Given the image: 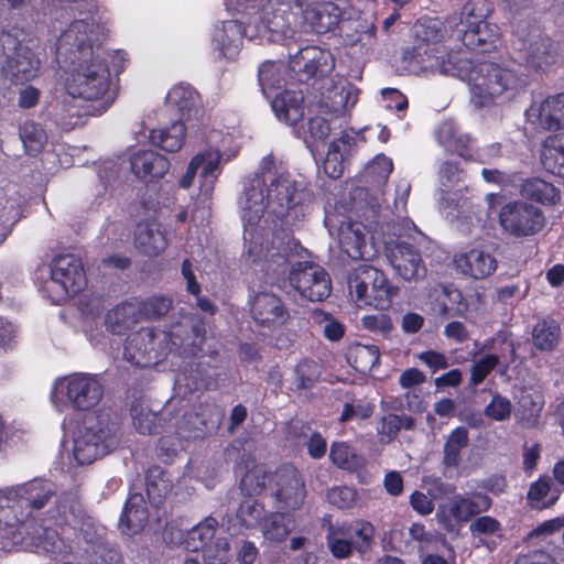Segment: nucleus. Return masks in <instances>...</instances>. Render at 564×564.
<instances>
[{"mask_svg":"<svg viewBox=\"0 0 564 564\" xmlns=\"http://www.w3.org/2000/svg\"><path fill=\"white\" fill-rule=\"evenodd\" d=\"M95 30L93 18L74 20L58 39V50L64 48L73 57L65 80L66 93L85 100L102 98L110 88L111 75L101 47L94 48L91 35Z\"/></svg>","mask_w":564,"mask_h":564,"instance_id":"f257e3e1","label":"nucleus"},{"mask_svg":"<svg viewBox=\"0 0 564 564\" xmlns=\"http://www.w3.org/2000/svg\"><path fill=\"white\" fill-rule=\"evenodd\" d=\"M246 197L241 214L245 227L258 225L264 214L275 225L292 227L304 219L313 200V194L301 187L286 171L270 180L265 195L252 186L246 189Z\"/></svg>","mask_w":564,"mask_h":564,"instance_id":"f03ea898","label":"nucleus"},{"mask_svg":"<svg viewBox=\"0 0 564 564\" xmlns=\"http://www.w3.org/2000/svg\"><path fill=\"white\" fill-rule=\"evenodd\" d=\"M525 86V77L508 64L479 61L469 74V100L475 109L490 108L514 98Z\"/></svg>","mask_w":564,"mask_h":564,"instance_id":"7ed1b4c3","label":"nucleus"},{"mask_svg":"<svg viewBox=\"0 0 564 564\" xmlns=\"http://www.w3.org/2000/svg\"><path fill=\"white\" fill-rule=\"evenodd\" d=\"M55 496L56 486L43 479L0 490V519L17 545L23 540L22 527L32 510H41Z\"/></svg>","mask_w":564,"mask_h":564,"instance_id":"20e7f679","label":"nucleus"},{"mask_svg":"<svg viewBox=\"0 0 564 564\" xmlns=\"http://www.w3.org/2000/svg\"><path fill=\"white\" fill-rule=\"evenodd\" d=\"M348 289L359 307L372 306L380 311L390 308L392 299L399 291L381 270L367 263H361L349 272Z\"/></svg>","mask_w":564,"mask_h":564,"instance_id":"39448f33","label":"nucleus"},{"mask_svg":"<svg viewBox=\"0 0 564 564\" xmlns=\"http://www.w3.org/2000/svg\"><path fill=\"white\" fill-rule=\"evenodd\" d=\"M512 47L521 63L529 69L546 72L558 59V46L531 23L519 24L512 40Z\"/></svg>","mask_w":564,"mask_h":564,"instance_id":"423d86ee","label":"nucleus"},{"mask_svg":"<svg viewBox=\"0 0 564 564\" xmlns=\"http://www.w3.org/2000/svg\"><path fill=\"white\" fill-rule=\"evenodd\" d=\"M289 271L290 285L303 297L311 302H322L332 292V280L328 272L317 263L299 261L289 268L285 257L279 256L274 272L276 275Z\"/></svg>","mask_w":564,"mask_h":564,"instance_id":"0eeeda50","label":"nucleus"},{"mask_svg":"<svg viewBox=\"0 0 564 564\" xmlns=\"http://www.w3.org/2000/svg\"><path fill=\"white\" fill-rule=\"evenodd\" d=\"M0 46L6 55L1 69L13 85H24L39 76L40 58L14 33L1 32Z\"/></svg>","mask_w":564,"mask_h":564,"instance_id":"6e6552de","label":"nucleus"},{"mask_svg":"<svg viewBox=\"0 0 564 564\" xmlns=\"http://www.w3.org/2000/svg\"><path fill=\"white\" fill-rule=\"evenodd\" d=\"M375 536V528L368 521L355 523L329 524L327 528V545L336 558H347L356 550L366 553Z\"/></svg>","mask_w":564,"mask_h":564,"instance_id":"1a4fd4ad","label":"nucleus"},{"mask_svg":"<svg viewBox=\"0 0 564 564\" xmlns=\"http://www.w3.org/2000/svg\"><path fill=\"white\" fill-rule=\"evenodd\" d=\"M498 218L502 230L514 238L534 236L545 226L543 210L524 200H513L505 204Z\"/></svg>","mask_w":564,"mask_h":564,"instance_id":"9d476101","label":"nucleus"},{"mask_svg":"<svg viewBox=\"0 0 564 564\" xmlns=\"http://www.w3.org/2000/svg\"><path fill=\"white\" fill-rule=\"evenodd\" d=\"M76 411H90L102 399L104 387L97 375L77 372L65 377L56 384Z\"/></svg>","mask_w":564,"mask_h":564,"instance_id":"9b49d317","label":"nucleus"},{"mask_svg":"<svg viewBox=\"0 0 564 564\" xmlns=\"http://www.w3.org/2000/svg\"><path fill=\"white\" fill-rule=\"evenodd\" d=\"M303 0H267L261 20L268 31L283 36L292 35L303 26Z\"/></svg>","mask_w":564,"mask_h":564,"instance_id":"f8f14e48","label":"nucleus"},{"mask_svg":"<svg viewBox=\"0 0 564 564\" xmlns=\"http://www.w3.org/2000/svg\"><path fill=\"white\" fill-rule=\"evenodd\" d=\"M51 280L59 289L61 297L82 292L87 284L82 259L73 253L54 257L51 263Z\"/></svg>","mask_w":564,"mask_h":564,"instance_id":"ddd939ff","label":"nucleus"},{"mask_svg":"<svg viewBox=\"0 0 564 564\" xmlns=\"http://www.w3.org/2000/svg\"><path fill=\"white\" fill-rule=\"evenodd\" d=\"M273 496L278 501V507L284 512H295L302 508L306 488L301 474L292 464H283L276 471Z\"/></svg>","mask_w":564,"mask_h":564,"instance_id":"4468645a","label":"nucleus"},{"mask_svg":"<svg viewBox=\"0 0 564 564\" xmlns=\"http://www.w3.org/2000/svg\"><path fill=\"white\" fill-rule=\"evenodd\" d=\"M249 312L257 326L269 330L284 326L291 318L283 300L269 291L257 292L249 300Z\"/></svg>","mask_w":564,"mask_h":564,"instance_id":"2eb2a0df","label":"nucleus"},{"mask_svg":"<svg viewBox=\"0 0 564 564\" xmlns=\"http://www.w3.org/2000/svg\"><path fill=\"white\" fill-rule=\"evenodd\" d=\"M289 67L299 76L300 82L306 83L332 72L334 63L328 51L312 45L290 55Z\"/></svg>","mask_w":564,"mask_h":564,"instance_id":"dca6fc26","label":"nucleus"},{"mask_svg":"<svg viewBox=\"0 0 564 564\" xmlns=\"http://www.w3.org/2000/svg\"><path fill=\"white\" fill-rule=\"evenodd\" d=\"M490 500L487 496L478 495L475 498H465L456 496L448 506L440 509L436 513L438 521L447 531H455L456 523L466 522L473 516L488 510Z\"/></svg>","mask_w":564,"mask_h":564,"instance_id":"f3484780","label":"nucleus"},{"mask_svg":"<svg viewBox=\"0 0 564 564\" xmlns=\"http://www.w3.org/2000/svg\"><path fill=\"white\" fill-rule=\"evenodd\" d=\"M156 335L152 327H141L130 334L123 348V357L130 364L145 368L159 358L156 350Z\"/></svg>","mask_w":564,"mask_h":564,"instance_id":"a211bd4d","label":"nucleus"},{"mask_svg":"<svg viewBox=\"0 0 564 564\" xmlns=\"http://www.w3.org/2000/svg\"><path fill=\"white\" fill-rule=\"evenodd\" d=\"M303 26H308L317 34L334 32L341 19L340 8L330 1L307 2L303 0Z\"/></svg>","mask_w":564,"mask_h":564,"instance_id":"6ab92c4d","label":"nucleus"},{"mask_svg":"<svg viewBox=\"0 0 564 564\" xmlns=\"http://www.w3.org/2000/svg\"><path fill=\"white\" fill-rule=\"evenodd\" d=\"M131 171L145 183L161 180L170 170V161L152 150H139L130 158Z\"/></svg>","mask_w":564,"mask_h":564,"instance_id":"aec40b11","label":"nucleus"},{"mask_svg":"<svg viewBox=\"0 0 564 564\" xmlns=\"http://www.w3.org/2000/svg\"><path fill=\"white\" fill-rule=\"evenodd\" d=\"M119 441L100 430L97 433L87 432L74 440L73 458H102L112 453Z\"/></svg>","mask_w":564,"mask_h":564,"instance_id":"412c9836","label":"nucleus"},{"mask_svg":"<svg viewBox=\"0 0 564 564\" xmlns=\"http://www.w3.org/2000/svg\"><path fill=\"white\" fill-rule=\"evenodd\" d=\"M494 11V7L488 0H468L462 8L459 20L451 30L449 37L458 40L470 29L480 28L487 22V19Z\"/></svg>","mask_w":564,"mask_h":564,"instance_id":"4be33fe9","label":"nucleus"},{"mask_svg":"<svg viewBox=\"0 0 564 564\" xmlns=\"http://www.w3.org/2000/svg\"><path fill=\"white\" fill-rule=\"evenodd\" d=\"M454 262L462 273L474 279H485L497 269L496 258L479 249H471L456 256Z\"/></svg>","mask_w":564,"mask_h":564,"instance_id":"5701e85b","label":"nucleus"},{"mask_svg":"<svg viewBox=\"0 0 564 564\" xmlns=\"http://www.w3.org/2000/svg\"><path fill=\"white\" fill-rule=\"evenodd\" d=\"M271 107L279 120L295 126L304 118V94L285 89L273 97Z\"/></svg>","mask_w":564,"mask_h":564,"instance_id":"b1692460","label":"nucleus"},{"mask_svg":"<svg viewBox=\"0 0 564 564\" xmlns=\"http://www.w3.org/2000/svg\"><path fill=\"white\" fill-rule=\"evenodd\" d=\"M389 260L395 272L406 281L417 279L424 271L420 251L409 242H399Z\"/></svg>","mask_w":564,"mask_h":564,"instance_id":"393cba45","label":"nucleus"},{"mask_svg":"<svg viewBox=\"0 0 564 564\" xmlns=\"http://www.w3.org/2000/svg\"><path fill=\"white\" fill-rule=\"evenodd\" d=\"M170 339L173 345L178 346L183 354L192 357L202 356L203 346L206 340V326L204 321H198L189 327L176 326L170 332Z\"/></svg>","mask_w":564,"mask_h":564,"instance_id":"a878e982","label":"nucleus"},{"mask_svg":"<svg viewBox=\"0 0 564 564\" xmlns=\"http://www.w3.org/2000/svg\"><path fill=\"white\" fill-rule=\"evenodd\" d=\"M501 40L500 28L496 23L485 22L480 28L464 31V35L456 40L470 51L490 53L496 51Z\"/></svg>","mask_w":564,"mask_h":564,"instance_id":"bb28decb","label":"nucleus"},{"mask_svg":"<svg viewBox=\"0 0 564 564\" xmlns=\"http://www.w3.org/2000/svg\"><path fill=\"white\" fill-rule=\"evenodd\" d=\"M414 42L440 54L447 34L444 23L437 18L423 17L413 25Z\"/></svg>","mask_w":564,"mask_h":564,"instance_id":"cd10ccee","label":"nucleus"},{"mask_svg":"<svg viewBox=\"0 0 564 564\" xmlns=\"http://www.w3.org/2000/svg\"><path fill=\"white\" fill-rule=\"evenodd\" d=\"M246 28L242 22L229 20L223 22L220 29L214 33V41L220 55L227 59L235 58L242 46Z\"/></svg>","mask_w":564,"mask_h":564,"instance_id":"c85d7f7f","label":"nucleus"},{"mask_svg":"<svg viewBox=\"0 0 564 564\" xmlns=\"http://www.w3.org/2000/svg\"><path fill=\"white\" fill-rule=\"evenodd\" d=\"M475 63H473L460 51H445L441 48V53L433 61V70L443 75L454 76L467 82L469 85V74Z\"/></svg>","mask_w":564,"mask_h":564,"instance_id":"c756f323","label":"nucleus"},{"mask_svg":"<svg viewBox=\"0 0 564 564\" xmlns=\"http://www.w3.org/2000/svg\"><path fill=\"white\" fill-rule=\"evenodd\" d=\"M140 321V312L132 302L124 301L109 310L104 319L106 329L112 335H124Z\"/></svg>","mask_w":564,"mask_h":564,"instance_id":"7c9ffc66","label":"nucleus"},{"mask_svg":"<svg viewBox=\"0 0 564 564\" xmlns=\"http://www.w3.org/2000/svg\"><path fill=\"white\" fill-rule=\"evenodd\" d=\"M533 108L527 111L531 116ZM539 123L547 131L564 129V91L547 96L535 110Z\"/></svg>","mask_w":564,"mask_h":564,"instance_id":"2f4dec72","label":"nucleus"},{"mask_svg":"<svg viewBox=\"0 0 564 564\" xmlns=\"http://www.w3.org/2000/svg\"><path fill=\"white\" fill-rule=\"evenodd\" d=\"M520 195L543 206H554L561 202V191L541 177H528L520 184Z\"/></svg>","mask_w":564,"mask_h":564,"instance_id":"473e14b6","label":"nucleus"},{"mask_svg":"<svg viewBox=\"0 0 564 564\" xmlns=\"http://www.w3.org/2000/svg\"><path fill=\"white\" fill-rule=\"evenodd\" d=\"M149 519V512L142 494L134 492L128 498L120 518L121 530L133 535L143 530Z\"/></svg>","mask_w":564,"mask_h":564,"instance_id":"72a5a7b5","label":"nucleus"},{"mask_svg":"<svg viewBox=\"0 0 564 564\" xmlns=\"http://www.w3.org/2000/svg\"><path fill=\"white\" fill-rule=\"evenodd\" d=\"M236 471L242 473L240 488L247 496L259 495L271 479L265 465L257 460H240Z\"/></svg>","mask_w":564,"mask_h":564,"instance_id":"f704fd0d","label":"nucleus"},{"mask_svg":"<svg viewBox=\"0 0 564 564\" xmlns=\"http://www.w3.org/2000/svg\"><path fill=\"white\" fill-rule=\"evenodd\" d=\"M359 90L351 84L347 86H333L322 95L321 104L327 112L339 116L349 111L358 100Z\"/></svg>","mask_w":564,"mask_h":564,"instance_id":"c9c22d12","label":"nucleus"},{"mask_svg":"<svg viewBox=\"0 0 564 564\" xmlns=\"http://www.w3.org/2000/svg\"><path fill=\"white\" fill-rule=\"evenodd\" d=\"M134 246L148 257H156L167 248L165 235L149 223H139L134 229Z\"/></svg>","mask_w":564,"mask_h":564,"instance_id":"e433bc0d","label":"nucleus"},{"mask_svg":"<svg viewBox=\"0 0 564 564\" xmlns=\"http://www.w3.org/2000/svg\"><path fill=\"white\" fill-rule=\"evenodd\" d=\"M150 142L163 151L175 153L180 151L185 142L186 127L182 120H176L169 127L152 129Z\"/></svg>","mask_w":564,"mask_h":564,"instance_id":"4c0bfd02","label":"nucleus"},{"mask_svg":"<svg viewBox=\"0 0 564 564\" xmlns=\"http://www.w3.org/2000/svg\"><path fill=\"white\" fill-rule=\"evenodd\" d=\"M130 415L133 426L140 434L153 435L160 433L161 416L147 405L142 395H134L130 408Z\"/></svg>","mask_w":564,"mask_h":564,"instance_id":"58836bf2","label":"nucleus"},{"mask_svg":"<svg viewBox=\"0 0 564 564\" xmlns=\"http://www.w3.org/2000/svg\"><path fill=\"white\" fill-rule=\"evenodd\" d=\"M199 95L191 85L173 86L165 98L169 107L175 109L182 118L189 119L192 110L197 106Z\"/></svg>","mask_w":564,"mask_h":564,"instance_id":"ea45409f","label":"nucleus"},{"mask_svg":"<svg viewBox=\"0 0 564 564\" xmlns=\"http://www.w3.org/2000/svg\"><path fill=\"white\" fill-rule=\"evenodd\" d=\"M561 334L558 322L553 318H543L533 327L532 341L540 351H552L560 344Z\"/></svg>","mask_w":564,"mask_h":564,"instance_id":"a19ab883","label":"nucleus"},{"mask_svg":"<svg viewBox=\"0 0 564 564\" xmlns=\"http://www.w3.org/2000/svg\"><path fill=\"white\" fill-rule=\"evenodd\" d=\"M541 162L547 172L564 177V133L545 140Z\"/></svg>","mask_w":564,"mask_h":564,"instance_id":"79ce46f5","label":"nucleus"},{"mask_svg":"<svg viewBox=\"0 0 564 564\" xmlns=\"http://www.w3.org/2000/svg\"><path fill=\"white\" fill-rule=\"evenodd\" d=\"M339 245L343 252H345L350 259H364L366 236L360 229V225L349 223L346 226H341L339 229Z\"/></svg>","mask_w":564,"mask_h":564,"instance_id":"37998d69","label":"nucleus"},{"mask_svg":"<svg viewBox=\"0 0 564 564\" xmlns=\"http://www.w3.org/2000/svg\"><path fill=\"white\" fill-rule=\"evenodd\" d=\"M19 137L25 153L31 156L41 153L47 143L46 131L33 120H26L19 126Z\"/></svg>","mask_w":564,"mask_h":564,"instance_id":"c03bdc74","label":"nucleus"},{"mask_svg":"<svg viewBox=\"0 0 564 564\" xmlns=\"http://www.w3.org/2000/svg\"><path fill=\"white\" fill-rule=\"evenodd\" d=\"M322 366L312 358H302L293 369V384L295 391L311 390L319 380Z\"/></svg>","mask_w":564,"mask_h":564,"instance_id":"a18cd8bd","label":"nucleus"},{"mask_svg":"<svg viewBox=\"0 0 564 564\" xmlns=\"http://www.w3.org/2000/svg\"><path fill=\"white\" fill-rule=\"evenodd\" d=\"M431 48L424 47L414 42L412 47H406L402 52L401 64L404 70L416 73L420 70H433L434 57L436 54L430 51Z\"/></svg>","mask_w":564,"mask_h":564,"instance_id":"49530a36","label":"nucleus"},{"mask_svg":"<svg viewBox=\"0 0 564 564\" xmlns=\"http://www.w3.org/2000/svg\"><path fill=\"white\" fill-rule=\"evenodd\" d=\"M291 512H275L264 518L261 523V531L267 540L273 542L283 541L294 528L292 519L288 518Z\"/></svg>","mask_w":564,"mask_h":564,"instance_id":"de8ad7c7","label":"nucleus"},{"mask_svg":"<svg viewBox=\"0 0 564 564\" xmlns=\"http://www.w3.org/2000/svg\"><path fill=\"white\" fill-rule=\"evenodd\" d=\"M348 360L356 371L370 372L380 364V351L376 345L357 344L350 348Z\"/></svg>","mask_w":564,"mask_h":564,"instance_id":"09e8293b","label":"nucleus"},{"mask_svg":"<svg viewBox=\"0 0 564 564\" xmlns=\"http://www.w3.org/2000/svg\"><path fill=\"white\" fill-rule=\"evenodd\" d=\"M145 485L148 498L153 505L159 503L170 489L169 479L165 478L164 471L158 466L148 468Z\"/></svg>","mask_w":564,"mask_h":564,"instance_id":"8fccbe9b","label":"nucleus"},{"mask_svg":"<svg viewBox=\"0 0 564 564\" xmlns=\"http://www.w3.org/2000/svg\"><path fill=\"white\" fill-rule=\"evenodd\" d=\"M551 486L552 481L549 477H541L538 481L531 484L527 494L528 503L531 508L544 509L555 503L557 495L547 499Z\"/></svg>","mask_w":564,"mask_h":564,"instance_id":"3c124183","label":"nucleus"},{"mask_svg":"<svg viewBox=\"0 0 564 564\" xmlns=\"http://www.w3.org/2000/svg\"><path fill=\"white\" fill-rule=\"evenodd\" d=\"M23 206L15 199L9 198L0 209V246L10 235L13 226L22 218Z\"/></svg>","mask_w":564,"mask_h":564,"instance_id":"603ef678","label":"nucleus"},{"mask_svg":"<svg viewBox=\"0 0 564 564\" xmlns=\"http://www.w3.org/2000/svg\"><path fill=\"white\" fill-rule=\"evenodd\" d=\"M78 96H72L67 94L66 97L63 98L61 102L56 106L55 116L57 118L58 123L66 128H74L79 118L83 116L80 107L76 105V99Z\"/></svg>","mask_w":564,"mask_h":564,"instance_id":"864d4df0","label":"nucleus"},{"mask_svg":"<svg viewBox=\"0 0 564 564\" xmlns=\"http://www.w3.org/2000/svg\"><path fill=\"white\" fill-rule=\"evenodd\" d=\"M172 307V299L165 295L151 296L137 305L140 317L145 319H159L166 315Z\"/></svg>","mask_w":564,"mask_h":564,"instance_id":"5fc2aeb1","label":"nucleus"},{"mask_svg":"<svg viewBox=\"0 0 564 564\" xmlns=\"http://www.w3.org/2000/svg\"><path fill=\"white\" fill-rule=\"evenodd\" d=\"M258 82L263 94L269 96L281 88L283 78L276 65L271 61H265L259 66Z\"/></svg>","mask_w":564,"mask_h":564,"instance_id":"6e6d98bb","label":"nucleus"},{"mask_svg":"<svg viewBox=\"0 0 564 564\" xmlns=\"http://www.w3.org/2000/svg\"><path fill=\"white\" fill-rule=\"evenodd\" d=\"M498 364L499 357L496 354H487L476 360L470 368L469 384L477 387L482 383Z\"/></svg>","mask_w":564,"mask_h":564,"instance_id":"4d7b16f0","label":"nucleus"},{"mask_svg":"<svg viewBox=\"0 0 564 564\" xmlns=\"http://www.w3.org/2000/svg\"><path fill=\"white\" fill-rule=\"evenodd\" d=\"M217 528L218 521L213 517H207L195 525L188 533L189 539L194 542V549L206 546L215 536Z\"/></svg>","mask_w":564,"mask_h":564,"instance_id":"13d9d810","label":"nucleus"},{"mask_svg":"<svg viewBox=\"0 0 564 564\" xmlns=\"http://www.w3.org/2000/svg\"><path fill=\"white\" fill-rule=\"evenodd\" d=\"M89 564H123V558L116 545L105 541L93 549Z\"/></svg>","mask_w":564,"mask_h":564,"instance_id":"bf43d9fd","label":"nucleus"},{"mask_svg":"<svg viewBox=\"0 0 564 564\" xmlns=\"http://www.w3.org/2000/svg\"><path fill=\"white\" fill-rule=\"evenodd\" d=\"M264 509L257 501L247 500L243 501L237 512V517L240 524L246 529L256 528L261 524Z\"/></svg>","mask_w":564,"mask_h":564,"instance_id":"052dcab7","label":"nucleus"},{"mask_svg":"<svg viewBox=\"0 0 564 564\" xmlns=\"http://www.w3.org/2000/svg\"><path fill=\"white\" fill-rule=\"evenodd\" d=\"M469 442L468 431L464 426L454 429L444 445V458H459L460 451L467 447Z\"/></svg>","mask_w":564,"mask_h":564,"instance_id":"680f3d73","label":"nucleus"},{"mask_svg":"<svg viewBox=\"0 0 564 564\" xmlns=\"http://www.w3.org/2000/svg\"><path fill=\"white\" fill-rule=\"evenodd\" d=\"M512 404L506 397L496 393L485 406L484 414L495 421H505L510 417Z\"/></svg>","mask_w":564,"mask_h":564,"instance_id":"e2e57ef3","label":"nucleus"},{"mask_svg":"<svg viewBox=\"0 0 564 564\" xmlns=\"http://www.w3.org/2000/svg\"><path fill=\"white\" fill-rule=\"evenodd\" d=\"M34 545L39 551L56 555L62 552L63 541L55 530L42 528Z\"/></svg>","mask_w":564,"mask_h":564,"instance_id":"0e129e2a","label":"nucleus"},{"mask_svg":"<svg viewBox=\"0 0 564 564\" xmlns=\"http://www.w3.org/2000/svg\"><path fill=\"white\" fill-rule=\"evenodd\" d=\"M344 154L340 153L338 142H332L324 161V172L332 178H339L344 172Z\"/></svg>","mask_w":564,"mask_h":564,"instance_id":"69168bd1","label":"nucleus"},{"mask_svg":"<svg viewBox=\"0 0 564 564\" xmlns=\"http://www.w3.org/2000/svg\"><path fill=\"white\" fill-rule=\"evenodd\" d=\"M229 557V543L226 539H217L204 550L206 564H227Z\"/></svg>","mask_w":564,"mask_h":564,"instance_id":"338daca9","label":"nucleus"},{"mask_svg":"<svg viewBox=\"0 0 564 564\" xmlns=\"http://www.w3.org/2000/svg\"><path fill=\"white\" fill-rule=\"evenodd\" d=\"M361 325L365 329L381 335L389 334L393 328L391 317L384 313L365 315Z\"/></svg>","mask_w":564,"mask_h":564,"instance_id":"774afa93","label":"nucleus"}]
</instances>
